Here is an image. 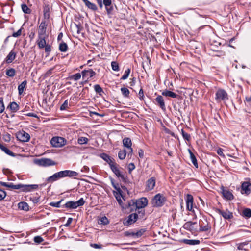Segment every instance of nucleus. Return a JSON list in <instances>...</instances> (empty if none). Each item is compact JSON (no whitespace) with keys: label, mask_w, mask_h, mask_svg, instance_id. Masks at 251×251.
Returning <instances> with one entry per match:
<instances>
[{"label":"nucleus","mask_w":251,"mask_h":251,"mask_svg":"<svg viewBox=\"0 0 251 251\" xmlns=\"http://www.w3.org/2000/svg\"><path fill=\"white\" fill-rule=\"evenodd\" d=\"M200 231H207L210 228V226L208 223L204 226H200Z\"/></svg>","instance_id":"nucleus-53"},{"label":"nucleus","mask_w":251,"mask_h":251,"mask_svg":"<svg viewBox=\"0 0 251 251\" xmlns=\"http://www.w3.org/2000/svg\"><path fill=\"white\" fill-rule=\"evenodd\" d=\"M110 179L113 187L116 190V192H118L119 194H120V193H122V191L121 190L118 183H115L114 179L112 178H110Z\"/></svg>","instance_id":"nucleus-37"},{"label":"nucleus","mask_w":251,"mask_h":251,"mask_svg":"<svg viewBox=\"0 0 251 251\" xmlns=\"http://www.w3.org/2000/svg\"><path fill=\"white\" fill-rule=\"evenodd\" d=\"M58 179H60L57 173L54 174L53 175L50 176L47 178V181L49 183H52Z\"/></svg>","instance_id":"nucleus-34"},{"label":"nucleus","mask_w":251,"mask_h":251,"mask_svg":"<svg viewBox=\"0 0 251 251\" xmlns=\"http://www.w3.org/2000/svg\"><path fill=\"white\" fill-rule=\"evenodd\" d=\"M148 200L145 197H142L135 201L136 210L143 209L148 204Z\"/></svg>","instance_id":"nucleus-12"},{"label":"nucleus","mask_w":251,"mask_h":251,"mask_svg":"<svg viewBox=\"0 0 251 251\" xmlns=\"http://www.w3.org/2000/svg\"><path fill=\"white\" fill-rule=\"evenodd\" d=\"M81 75H82L81 74H80L79 73H77L74 75H71V76H69V78L70 80H73L74 81H77L80 79Z\"/></svg>","instance_id":"nucleus-41"},{"label":"nucleus","mask_w":251,"mask_h":251,"mask_svg":"<svg viewBox=\"0 0 251 251\" xmlns=\"http://www.w3.org/2000/svg\"><path fill=\"white\" fill-rule=\"evenodd\" d=\"M111 67L114 71H119L120 70L119 64L116 61H112L111 62Z\"/></svg>","instance_id":"nucleus-50"},{"label":"nucleus","mask_w":251,"mask_h":251,"mask_svg":"<svg viewBox=\"0 0 251 251\" xmlns=\"http://www.w3.org/2000/svg\"><path fill=\"white\" fill-rule=\"evenodd\" d=\"M162 95L166 97H169L172 98H176L178 96L175 93L169 91L167 89H165L162 92Z\"/></svg>","instance_id":"nucleus-28"},{"label":"nucleus","mask_w":251,"mask_h":251,"mask_svg":"<svg viewBox=\"0 0 251 251\" xmlns=\"http://www.w3.org/2000/svg\"><path fill=\"white\" fill-rule=\"evenodd\" d=\"M138 220L137 213H132L130 214L126 219L123 221V224L125 226H128L135 223Z\"/></svg>","instance_id":"nucleus-9"},{"label":"nucleus","mask_w":251,"mask_h":251,"mask_svg":"<svg viewBox=\"0 0 251 251\" xmlns=\"http://www.w3.org/2000/svg\"><path fill=\"white\" fill-rule=\"evenodd\" d=\"M122 193H120V194H119L118 192H116L115 191H113L114 196L120 204H121L122 203V201L121 200V198L122 197Z\"/></svg>","instance_id":"nucleus-42"},{"label":"nucleus","mask_w":251,"mask_h":251,"mask_svg":"<svg viewBox=\"0 0 251 251\" xmlns=\"http://www.w3.org/2000/svg\"><path fill=\"white\" fill-rule=\"evenodd\" d=\"M241 215L246 218L251 217V209L249 208H245L243 210Z\"/></svg>","instance_id":"nucleus-36"},{"label":"nucleus","mask_w":251,"mask_h":251,"mask_svg":"<svg viewBox=\"0 0 251 251\" xmlns=\"http://www.w3.org/2000/svg\"><path fill=\"white\" fill-rule=\"evenodd\" d=\"M0 149L7 154H8L11 156H13V157L15 156V154L14 153L12 152L10 150H9L8 148H7L6 147H5L4 146H3L2 144H1L0 143Z\"/></svg>","instance_id":"nucleus-31"},{"label":"nucleus","mask_w":251,"mask_h":251,"mask_svg":"<svg viewBox=\"0 0 251 251\" xmlns=\"http://www.w3.org/2000/svg\"><path fill=\"white\" fill-rule=\"evenodd\" d=\"M30 200L31 201L34 203H37L39 201V197H30Z\"/></svg>","instance_id":"nucleus-64"},{"label":"nucleus","mask_w":251,"mask_h":251,"mask_svg":"<svg viewBox=\"0 0 251 251\" xmlns=\"http://www.w3.org/2000/svg\"><path fill=\"white\" fill-rule=\"evenodd\" d=\"M100 222L101 224H103L104 225H106L109 223V220L107 217L105 216L102 217L101 218Z\"/></svg>","instance_id":"nucleus-58"},{"label":"nucleus","mask_w":251,"mask_h":251,"mask_svg":"<svg viewBox=\"0 0 251 251\" xmlns=\"http://www.w3.org/2000/svg\"><path fill=\"white\" fill-rule=\"evenodd\" d=\"M130 73V69L129 68H128L127 69H126L125 71L124 74L121 77V80L126 79L128 77Z\"/></svg>","instance_id":"nucleus-51"},{"label":"nucleus","mask_w":251,"mask_h":251,"mask_svg":"<svg viewBox=\"0 0 251 251\" xmlns=\"http://www.w3.org/2000/svg\"><path fill=\"white\" fill-rule=\"evenodd\" d=\"M135 168V166L133 163H130L128 165V169L129 173H131Z\"/></svg>","instance_id":"nucleus-61"},{"label":"nucleus","mask_w":251,"mask_h":251,"mask_svg":"<svg viewBox=\"0 0 251 251\" xmlns=\"http://www.w3.org/2000/svg\"><path fill=\"white\" fill-rule=\"evenodd\" d=\"M182 242L187 245H199L200 243V241L196 239H183Z\"/></svg>","instance_id":"nucleus-29"},{"label":"nucleus","mask_w":251,"mask_h":251,"mask_svg":"<svg viewBox=\"0 0 251 251\" xmlns=\"http://www.w3.org/2000/svg\"><path fill=\"white\" fill-rule=\"evenodd\" d=\"M21 8L22 9V11L25 14H30L31 12V10L28 7V6L26 5V4L25 3H23L21 5Z\"/></svg>","instance_id":"nucleus-43"},{"label":"nucleus","mask_w":251,"mask_h":251,"mask_svg":"<svg viewBox=\"0 0 251 251\" xmlns=\"http://www.w3.org/2000/svg\"><path fill=\"white\" fill-rule=\"evenodd\" d=\"M183 227L187 230L195 232L197 231L198 224L196 222L188 221L183 225Z\"/></svg>","instance_id":"nucleus-10"},{"label":"nucleus","mask_w":251,"mask_h":251,"mask_svg":"<svg viewBox=\"0 0 251 251\" xmlns=\"http://www.w3.org/2000/svg\"><path fill=\"white\" fill-rule=\"evenodd\" d=\"M83 2L84 3L85 6L88 8L89 9L96 11L98 9L97 6L94 3H91L88 0H82Z\"/></svg>","instance_id":"nucleus-26"},{"label":"nucleus","mask_w":251,"mask_h":251,"mask_svg":"<svg viewBox=\"0 0 251 251\" xmlns=\"http://www.w3.org/2000/svg\"><path fill=\"white\" fill-rule=\"evenodd\" d=\"M155 104L158 105L163 111L166 110V106L163 97L158 95L155 99Z\"/></svg>","instance_id":"nucleus-13"},{"label":"nucleus","mask_w":251,"mask_h":251,"mask_svg":"<svg viewBox=\"0 0 251 251\" xmlns=\"http://www.w3.org/2000/svg\"><path fill=\"white\" fill-rule=\"evenodd\" d=\"M118 166L117 163H116L113 166H111L110 169L120 181L123 182L125 184L128 183L129 180L127 176L119 169L117 167Z\"/></svg>","instance_id":"nucleus-2"},{"label":"nucleus","mask_w":251,"mask_h":251,"mask_svg":"<svg viewBox=\"0 0 251 251\" xmlns=\"http://www.w3.org/2000/svg\"><path fill=\"white\" fill-rule=\"evenodd\" d=\"M27 84V81L25 80L18 87V93L19 95H22L24 92V89L25 88Z\"/></svg>","instance_id":"nucleus-35"},{"label":"nucleus","mask_w":251,"mask_h":251,"mask_svg":"<svg viewBox=\"0 0 251 251\" xmlns=\"http://www.w3.org/2000/svg\"><path fill=\"white\" fill-rule=\"evenodd\" d=\"M83 79L91 78L96 75V73L92 69L84 70L81 72Z\"/></svg>","instance_id":"nucleus-16"},{"label":"nucleus","mask_w":251,"mask_h":251,"mask_svg":"<svg viewBox=\"0 0 251 251\" xmlns=\"http://www.w3.org/2000/svg\"><path fill=\"white\" fill-rule=\"evenodd\" d=\"M45 48V51L46 53H47L48 54H49V53L51 51V46L49 44H47V45L44 47Z\"/></svg>","instance_id":"nucleus-62"},{"label":"nucleus","mask_w":251,"mask_h":251,"mask_svg":"<svg viewBox=\"0 0 251 251\" xmlns=\"http://www.w3.org/2000/svg\"><path fill=\"white\" fill-rule=\"evenodd\" d=\"M48 25L46 21H42L40 24L38 29V35H46Z\"/></svg>","instance_id":"nucleus-19"},{"label":"nucleus","mask_w":251,"mask_h":251,"mask_svg":"<svg viewBox=\"0 0 251 251\" xmlns=\"http://www.w3.org/2000/svg\"><path fill=\"white\" fill-rule=\"evenodd\" d=\"M43 241H44L43 238L40 236H37L34 237V241L37 244H40L41 242H42Z\"/></svg>","instance_id":"nucleus-57"},{"label":"nucleus","mask_w":251,"mask_h":251,"mask_svg":"<svg viewBox=\"0 0 251 251\" xmlns=\"http://www.w3.org/2000/svg\"><path fill=\"white\" fill-rule=\"evenodd\" d=\"M69 108V103L68 100H65L63 103L60 106V110L61 111L66 110Z\"/></svg>","instance_id":"nucleus-48"},{"label":"nucleus","mask_w":251,"mask_h":251,"mask_svg":"<svg viewBox=\"0 0 251 251\" xmlns=\"http://www.w3.org/2000/svg\"><path fill=\"white\" fill-rule=\"evenodd\" d=\"M126 150L125 149L123 150H120L118 152V157L121 160H123L126 158Z\"/></svg>","instance_id":"nucleus-45"},{"label":"nucleus","mask_w":251,"mask_h":251,"mask_svg":"<svg viewBox=\"0 0 251 251\" xmlns=\"http://www.w3.org/2000/svg\"><path fill=\"white\" fill-rule=\"evenodd\" d=\"M57 173L58 175L59 178L66 177L65 170L61 171Z\"/></svg>","instance_id":"nucleus-63"},{"label":"nucleus","mask_w":251,"mask_h":251,"mask_svg":"<svg viewBox=\"0 0 251 251\" xmlns=\"http://www.w3.org/2000/svg\"><path fill=\"white\" fill-rule=\"evenodd\" d=\"M85 202V201L83 198H81L76 201H68L62 206L63 207H65L70 209H75L77 208L78 207L83 205Z\"/></svg>","instance_id":"nucleus-3"},{"label":"nucleus","mask_w":251,"mask_h":251,"mask_svg":"<svg viewBox=\"0 0 251 251\" xmlns=\"http://www.w3.org/2000/svg\"><path fill=\"white\" fill-rule=\"evenodd\" d=\"M193 197L191 194H187L186 199V208L191 211L193 209Z\"/></svg>","instance_id":"nucleus-22"},{"label":"nucleus","mask_w":251,"mask_h":251,"mask_svg":"<svg viewBox=\"0 0 251 251\" xmlns=\"http://www.w3.org/2000/svg\"><path fill=\"white\" fill-rule=\"evenodd\" d=\"M136 211H137V212H136L135 213H137L138 219L144 218L145 214V211L144 209H141L140 210L137 209V210Z\"/></svg>","instance_id":"nucleus-49"},{"label":"nucleus","mask_w":251,"mask_h":251,"mask_svg":"<svg viewBox=\"0 0 251 251\" xmlns=\"http://www.w3.org/2000/svg\"><path fill=\"white\" fill-rule=\"evenodd\" d=\"M18 140L23 142H26L30 140L29 134L25 131L22 130L18 132L16 134Z\"/></svg>","instance_id":"nucleus-11"},{"label":"nucleus","mask_w":251,"mask_h":251,"mask_svg":"<svg viewBox=\"0 0 251 251\" xmlns=\"http://www.w3.org/2000/svg\"><path fill=\"white\" fill-rule=\"evenodd\" d=\"M155 178L153 177L148 179L146 184V190L148 191L153 190L155 185Z\"/></svg>","instance_id":"nucleus-15"},{"label":"nucleus","mask_w":251,"mask_h":251,"mask_svg":"<svg viewBox=\"0 0 251 251\" xmlns=\"http://www.w3.org/2000/svg\"><path fill=\"white\" fill-rule=\"evenodd\" d=\"M50 143L53 147H61L66 144V140L63 137H54L51 139Z\"/></svg>","instance_id":"nucleus-8"},{"label":"nucleus","mask_w":251,"mask_h":251,"mask_svg":"<svg viewBox=\"0 0 251 251\" xmlns=\"http://www.w3.org/2000/svg\"><path fill=\"white\" fill-rule=\"evenodd\" d=\"M5 109V106L4 104L3 98L0 97V113L3 112Z\"/></svg>","instance_id":"nucleus-55"},{"label":"nucleus","mask_w":251,"mask_h":251,"mask_svg":"<svg viewBox=\"0 0 251 251\" xmlns=\"http://www.w3.org/2000/svg\"><path fill=\"white\" fill-rule=\"evenodd\" d=\"M166 201L165 197L163 195L158 193L153 197L152 203L154 207H161L164 205Z\"/></svg>","instance_id":"nucleus-6"},{"label":"nucleus","mask_w":251,"mask_h":251,"mask_svg":"<svg viewBox=\"0 0 251 251\" xmlns=\"http://www.w3.org/2000/svg\"><path fill=\"white\" fill-rule=\"evenodd\" d=\"M22 29H23V28L22 27L17 32H13L12 35V36H13L14 37H19L21 35V34H22Z\"/></svg>","instance_id":"nucleus-59"},{"label":"nucleus","mask_w":251,"mask_h":251,"mask_svg":"<svg viewBox=\"0 0 251 251\" xmlns=\"http://www.w3.org/2000/svg\"><path fill=\"white\" fill-rule=\"evenodd\" d=\"M6 196V192L0 189V201L3 200Z\"/></svg>","instance_id":"nucleus-60"},{"label":"nucleus","mask_w":251,"mask_h":251,"mask_svg":"<svg viewBox=\"0 0 251 251\" xmlns=\"http://www.w3.org/2000/svg\"><path fill=\"white\" fill-rule=\"evenodd\" d=\"M221 190L222 195L225 199L228 200H232L234 199L233 195L229 190L225 189L224 187L222 186Z\"/></svg>","instance_id":"nucleus-21"},{"label":"nucleus","mask_w":251,"mask_h":251,"mask_svg":"<svg viewBox=\"0 0 251 251\" xmlns=\"http://www.w3.org/2000/svg\"><path fill=\"white\" fill-rule=\"evenodd\" d=\"M246 181L242 183L241 186V193L248 196L251 193V180L246 178Z\"/></svg>","instance_id":"nucleus-5"},{"label":"nucleus","mask_w":251,"mask_h":251,"mask_svg":"<svg viewBox=\"0 0 251 251\" xmlns=\"http://www.w3.org/2000/svg\"><path fill=\"white\" fill-rule=\"evenodd\" d=\"M88 139L85 137H80L78 138L77 142L80 145L86 144L88 143Z\"/></svg>","instance_id":"nucleus-46"},{"label":"nucleus","mask_w":251,"mask_h":251,"mask_svg":"<svg viewBox=\"0 0 251 251\" xmlns=\"http://www.w3.org/2000/svg\"><path fill=\"white\" fill-rule=\"evenodd\" d=\"M62 201H63V200H61L57 202H50L49 203V205L50 206L54 207L59 208L61 206L60 203Z\"/></svg>","instance_id":"nucleus-54"},{"label":"nucleus","mask_w":251,"mask_h":251,"mask_svg":"<svg viewBox=\"0 0 251 251\" xmlns=\"http://www.w3.org/2000/svg\"><path fill=\"white\" fill-rule=\"evenodd\" d=\"M145 231V229H141L137 232H134V237L139 238L141 237Z\"/></svg>","instance_id":"nucleus-52"},{"label":"nucleus","mask_w":251,"mask_h":251,"mask_svg":"<svg viewBox=\"0 0 251 251\" xmlns=\"http://www.w3.org/2000/svg\"><path fill=\"white\" fill-rule=\"evenodd\" d=\"M37 45L40 49H43L45 47L46 41L45 40V35H38V39L37 41Z\"/></svg>","instance_id":"nucleus-24"},{"label":"nucleus","mask_w":251,"mask_h":251,"mask_svg":"<svg viewBox=\"0 0 251 251\" xmlns=\"http://www.w3.org/2000/svg\"><path fill=\"white\" fill-rule=\"evenodd\" d=\"M100 157L106 162L109 165L110 168L113 166L116 163L114 162L113 158H111L110 156L105 153H101L100 155Z\"/></svg>","instance_id":"nucleus-14"},{"label":"nucleus","mask_w":251,"mask_h":251,"mask_svg":"<svg viewBox=\"0 0 251 251\" xmlns=\"http://www.w3.org/2000/svg\"><path fill=\"white\" fill-rule=\"evenodd\" d=\"M134 200H131L128 202V206L130 208V210H133L135 209L136 210V204Z\"/></svg>","instance_id":"nucleus-47"},{"label":"nucleus","mask_w":251,"mask_h":251,"mask_svg":"<svg viewBox=\"0 0 251 251\" xmlns=\"http://www.w3.org/2000/svg\"><path fill=\"white\" fill-rule=\"evenodd\" d=\"M39 185L37 184H14L13 183H8L7 187L11 189L19 190L20 192L28 193L38 189Z\"/></svg>","instance_id":"nucleus-1"},{"label":"nucleus","mask_w":251,"mask_h":251,"mask_svg":"<svg viewBox=\"0 0 251 251\" xmlns=\"http://www.w3.org/2000/svg\"><path fill=\"white\" fill-rule=\"evenodd\" d=\"M112 0H103L102 2V5H104L106 11L108 14L111 13L113 10V7L111 5Z\"/></svg>","instance_id":"nucleus-23"},{"label":"nucleus","mask_w":251,"mask_h":251,"mask_svg":"<svg viewBox=\"0 0 251 251\" xmlns=\"http://www.w3.org/2000/svg\"><path fill=\"white\" fill-rule=\"evenodd\" d=\"M94 90L95 92L99 94V95L101 96L103 93H104V91L102 88L99 84H96L94 86Z\"/></svg>","instance_id":"nucleus-40"},{"label":"nucleus","mask_w":251,"mask_h":251,"mask_svg":"<svg viewBox=\"0 0 251 251\" xmlns=\"http://www.w3.org/2000/svg\"><path fill=\"white\" fill-rule=\"evenodd\" d=\"M5 74L8 77H13L16 75V70L12 68L7 69L5 71Z\"/></svg>","instance_id":"nucleus-32"},{"label":"nucleus","mask_w":251,"mask_h":251,"mask_svg":"<svg viewBox=\"0 0 251 251\" xmlns=\"http://www.w3.org/2000/svg\"><path fill=\"white\" fill-rule=\"evenodd\" d=\"M228 99V94L225 90L220 89L217 90L215 94V100L217 101H226Z\"/></svg>","instance_id":"nucleus-7"},{"label":"nucleus","mask_w":251,"mask_h":251,"mask_svg":"<svg viewBox=\"0 0 251 251\" xmlns=\"http://www.w3.org/2000/svg\"><path fill=\"white\" fill-rule=\"evenodd\" d=\"M121 91L122 95L125 97L128 98L129 96L130 92L129 90L126 87H122L121 88Z\"/></svg>","instance_id":"nucleus-44"},{"label":"nucleus","mask_w":251,"mask_h":251,"mask_svg":"<svg viewBox=\"0 0 251 251\" xmlns=\"http://www.w3.org/2000/svg\"><path fill=\"white\" fill-rule=\"evenodd\" d=\"M188 151L190 154V158L192 163L195 167L197 168L198 167V165L196 156L190 149L188 150Z\"/></svg>","instance_id":"nucleus-38"},{"label":"nucleus","mask_w":251,"mask_h":251,"mask_svg":"<svg viewBox=\"0 0 251 251\" xmlns=\"http://www.w3.org/2000/svg\"><path fill=\"white\" fill-rule=\"evenodd\" d=\"M68 50V47L67 44L65 43L64 41H61V42L59 43V50L61 52H66Z\"/></svg>","instance_id":"nucleus-33"},{"label":"nucleus","mask_w":251,"mask_h":251,"mask_svg":"<svg viewBox=\"0 0 251 251\" xmlns=\"http://www.w3.org/2000/svg\"><path fill=\"white\" fill-rule=\"evenodd\" d=\"M66 177H73L78 176L76 172L72 170H65Z\"/></svg>","instance_id":"nucleus-39"},{"label":"nucleus","mask_w":251,"mask_h":251,"mask_svg":"<svg viewBox=\"0 0 251 251\" xmlns=\"http://www.w3.org/2000/svg\"><path fill=\"white\" fill-rule=\"evenodd\" d=\"M19 105L14 101L11 102L7 106V109H9L12 112H16L19 109Z\"/></svg>","instance_id":"nucleus-25"},{"label":"nucleus","mask_w":251,"mask_h":251,"mask_svg":"<svg viewBox=\"0 0 251 251\" xmlns=\"http://www.w3.org/2000/svg\"><path fill=\"white\" fill-rule=\"evenodd\" d=\"M34 163L37 165L42 167H48L56 164V163L51 159L46 158L35 159L34 160Z\"/></svg>","instance_id":"nucleus-4"},{"label":"nucleus","mask_w":251,"mask_h":251,"mask_svg":"<svg viewBox=\"0 0 251 251\" xmlns=\"http://www.w3.org/2000/svg\"><path fill=\"white\" fill-rule=\"evenodd\" d=\"M18 207L19 209L22 210H24L25 211H27L29 210L28 204L24 201L19 202L18 204Z\"/></svg>","instance_id":"nucleus-30"},{"label":"nucleus","mask_w":251,"mask_h":251,"mask_svg":"<svg viewBox=\"0 0 251 251\" xmlns=\"http://www.w3.org/2000/svg\"><path fill=\"white\" fill-rule=\"evenodd\" d=\"M123 144L124 147H126L129 150L128 155H131L133 152V149L131 148L132 142L131 139L128 137L124 138Z\"/></svg>","instance_id":"nucleus-17"},{"label":"nucleus","mask_w":251,"mask_h":251,"mask_svg":"<svg viewBox=\"0 0 251 251\" xmlns=\"http://www.w3.org/2000/svg\"><path fill=\"white\" fill-rule=\"evenodd\" d=\"M16 57V52L14 51V49L12 50L8 54L7 56L4 59V61L7 64L12 63Z\"/></svg>","instance_id":"nucleus-18"},{"label":"nucleus","mask_w":251,"mask_h":251,"mask_svg":"<svg viewBox=\"0 0 251 251\" xmlns=\"http://www.w3.org/2000/svg\"><path fill=\"white\" fill-rule=\"evenodd\" d=\"M248 245V243L246 242L240 243L238 244L237 249L239 250H246L245 246Z\"/></svg>","instance_id":"nucleus-56"},{"label":"nucleus","mask_w":251,"mask_h":251,"mask_svg":"<svg viewBox=\"0 0 251 251\" xmlns=\"http://www.w3.org/2000/svg\"><path fill=\"white\" fill-rule=\"evenodd\" d=\"M43 16L44 19L49 20L50 17V10L49 5H45L43 7Z\"/></svg>","instance_id":"nucleus-27"},{"label":"nucleus","mask_w":251,"mask_h":251,"mask_svg":"<svg viewBox=\"0 0 251 251\" xmlns=\"http://www.w3.org/2000/svg\"><path fill=\"white\" fill-rule=\"evenodd\" d=\"M218 212L219 214L221 215L225 219L229 220L233 217L232 213L227 210H222L218 209Z\"/></svg>","instance_id":"nucleus-20"}]
</instances>
